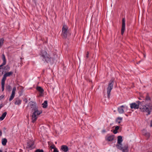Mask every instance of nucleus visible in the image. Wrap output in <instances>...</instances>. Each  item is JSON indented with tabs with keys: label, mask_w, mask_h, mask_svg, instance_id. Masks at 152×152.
Returning <instances> with one entry per match:
<instances>
[{
	"label": "nucleus",
	"mask_w": 152,
	"mask_h": 152,
	"mask_svg": "<svg viewBox=\"0 0 152 152\" xmlns=\"http://www.w3.org/2000/svg\"><path fill=\"white\" fill-rule=\"evenodd\" d=\"M136 102L137 104L134 102L130 104V108L132 109H136L139 108L141 111L147 113V115L150 114L152 108V105H151L150 104H148L144 105V101L141 102L137 101Z\"/></svg>",
	"instance_id": "1"
},
{
	"label": "nucleus",
	"mask_w": 152,
	"mask_h": 152,
	"mask_svg": "<svg viewBox=\"0 0 152 152\" xmlns=\"http://www.w3.org/2000/svg\"><path fill=\"white\" fill-rule=\"evenodd\" d=\"M30 107V109L33 112L31 115L32 122L34 123L37 120L38 116L42 113L41 110H38V107L36 102L30 101L28 104Z\"/></svg>",
	"instance_id": "2"
},
{
	"label": "nucleus",
	"mask_w": 152,
	"mask_h": 152,
	"mask_svg": "<svg viewBox=\"0 0 152 152\" xmlns=\"http://www.w3.org/2000/svg\"><path fill=\"white\" fill-rule=\"evenodd\" d=\"M39 56L40 58L45 63H50L53 61L54 59L46 51L44 50H41L39 51Z\"/></svg>",
	"instance_id": "3"
},
{
	"label": "nucleus",
	"mask_w": 152,
	"mask_h": 152,
	"mask_svg": "<svg viewBox=\"0 0 152 152\" xmlns=\"http://www.w3.org/2000/svg\"><path fill=\"white\" fill-rule=\"evenodd\" d=\"M114 80H115L114 78H112L110 80L108 83V87L107 88V94L108 98H110V92L113 87Z\"/></svg>",
	"instance_id": "4"
},
{
	"label": "nucleus",
	"mask_w": 152,
	"mask_h": 152,
	"mask_svg": "<svg viewBox=\"0 0 152 152\" xmlns=\"http://www.w3.org/2000/svg\"><path fill=\"white\" fill-rule=\"evenodd\" d=\"M68 27L66 25L63 26L62 29L61 36L63 39H66L68 34Z\"/></svg>",
	"instance_id": "5"
},
{
	"label": "nucleus",
	"mask_w": 152,
	"mask_h": 152,
	"mask_svg": "<svg viewBox=\"0 0 152 152\" xmlns=\"http://www.w3.org/2000/svg\"><path fill=\"white\" fill-rule=\"evenodd\" d=\"M117 148L122 151L123 152H128L129 151L128 146L127 144H125L122 146V144L119 146L118 145Z\"/></svg>",
	"instance_id": "6"
},
{
	"label": "nucleus",
	"mask_w": 152,
	"mask_h": 152,
	"mask_svg": "<svg viewBox=\"0 0 152 152\" xmlns=\"http://www.w3.org/2000/svg\"><path fill=\"white\" fill-rule=\"evenodd\" d=\"M34 142L32 140H29L27 143L26 148H28L30 150H32L34 148Z\"/></svg>",
	"instance_id": "7"
},
{
	"label": "nucleus",
	"mask_w": 152,
	"mask_h": 152,
	"mask_svg": "<svg viewBox=\"0 0 152 152\" xmlns=\"http://www.w3.org/2000/svg\"><path fill=\"white\" fill-rule=\"evenodd\" d=\"M13 72L12 71H10L9 72H7L5 73L3 75V77L1 80L5 82V80L6 79V78L7 77H9L10 76L12 75L13 74Z\"/></svg>",
	"instance_id": "8"
},
{
	"label": "nucleus",
	"mask_w": 152,
	"mask_h": 152,
	"mask_svg": "<svg viewBox=\"0 0 152 152\" xmlns=\"http://www.w3.org/2000/svg\"><path fill=\"white\" fill-rule=\"evenodd\" d=\"M125 19L123 18L122 20V26L121 30V34L123 35L125 29Z\"/></svg>",
	"instance_id": "9"
},
{
	"label": "nucleus",
	"mask_w": 152,
	"mask_h": 152,
	"mask_svg": "<svg viewBox=\"0 0 152 152\" xmlns=\"http://www.w3.org/2000/svg\"><path fill=\"white\" fill-rule=\"evenodd\" d=\"M16 90V88L15 87L13 88L12 89V93L11 96L9 99V101L12 100L14 98L15 96V91Z\"/></svg>",
	"instance_id": "10"
},
{
	"label": "nucleus",
	"mask_w": 152,
	"mask_h": 152,
	"mask_svg": "<svg viewBox=\"0 0 152 152\" xmlns=\"http://www.w3.org/2000/svg\"><path fill=\"white\" fill-rule=\"evenodd\" d=\"M115 135L113 134L110 135L107 134L106 137V139L108 141H113Z\"/></svg>",
	"instance_id": "11"
},
{
	"label": "nucleus",
	"mask_w": 152,
	"mask_h": 152,
	"mask_svg": "<svg viewBox=\"0 0 152 152\" xmlns=\"http://www.w3.org/2000/svg\"><path fill=\"white\" fill-rule=\"evenodd\" d=\"M123 141L122 137L121 136H118V137L117 142L116 145V147H117L118 145L119 146L121 145H122L121 143Z\"/></svg>",
	"instance_id": "12"
},
{
	"label": "nucleus",
	"mask_w": 152,
	"mask_h": 152,
	"mask_svg": "<svg viewBox=\"0 0 152 152\" xmlns=\"http://www.w3.org/2000/svg\"><path fill=\"white\" fill-rule=\"evenodd\" d=\"M2 58L3 60V62L1 65H0V70L1 69V67L5 65L6 63V61L4 55L3 53L2 55Z\"/></svg>",
	"instance_id": "13"
},
{
	"label": "nucleus",
	"mask_w": 152,
	"mask_h": 152,
	"mask_svg": "<svg viewBox=\"0 0 152 152\" xmlns=\"http://www.w3.org/2000/svg\"><path fill=\"white\" fill-rule=\"evenodd\" d=\"M21 102L22 100L20 99L17 98L15 99L14 104L15 105H17L19 106L21 104Z\"/></svg>",
	"instance_id": "14"
},
{
	"label": "nucleus",
	"mask_w": 152,
	"mask_h": 152,
	"mask_svg": "<svg viewBox=\"0 0 152 152\" xmlns=\"http://www.w3.org/2000/svg\"><path fill=\"white\" fill-rule=\"evenodd\" d=\"M124 105L120 106L118 108V110L120 114H122L124 113Z\"/></svg>",
	"instance_id": "15"
},
{
	"label": "nucleus",
	"mask_w": 152,
	"mask_h": 152,
	"mask_svg": "<svg viewBox=\"0 0 152 152\" xmlns=\"http://www.w3.org/2000/svg\"><path fill=\"white\" fill-rule=\"evenodd\" d=\"M61 149L64 152H66L68 150V148L66 145H62L61 146Z\"/></svg>",
	"instance_id": "16"
},
{
	"label": "nucleus",
	"mask_w": 152,
	"mask_h": 152,
	"mask_svg": "<svg viewBox=\"0 0 152 152\" xmlns=\"http://www.w3.org/2000/svg\"><path fill=\"white\" fill-rule=\"evenodd\" d=\"M36 89L41 94L43 93L44 92V90L41 87L37 86Z\"/></svg>",
	"instance_id": "17"
},
{
	"label": "nucleus",
	"mask_w": 152,
	"mask_h": 152,
	"mask_svg": "<svg viewBox=\"0 0 152 152\" xmlns=\"http://www.w3.org/2000/svg\"><path fill=\"white\" fill-rule=\"evenodd\" d=\"M7 114L6 112H4L2 115L0 117V120L2 121L5 118Z\"/></svg>",
	"instance_id": "18"
},
{
	"label": "nucleus",
	"mask_w": 152,
	"mask_h": 152,
	"mask_svg": "<svg viewBox=\"0 0 152 152\" xmlns=\"http://www.w3.org/2000/svg\"><path fill=\"white\" fill-rule=\"evenodd\" d=\"M7 142V140L6 138H3L2 139L1 143L3 145H6Z\"/></svg>",
	"instance_id": "19"
},
{
	"label": "nucleus",
	"mask_w": 152,
	"mask_h": 152,
	"mask_svg": "<svg viewBox=\"0 0 152 152\" xmlns=\"http://www.w3.org/2000/svg\"><path fill=\"white\" fill-rule=\"evenodd\" d=\"M42 107L43 108H47L48 106V101L47 100H45L44 102L42 104Z\"/></svg>",
	"instance_id": "20"
},
{
	"label": "nucleus",
	"mask_w": 152,
	"mask_h": 152,
	"mask_svg": "<svg viewBox=\"0 0 152 152\" xmlns=\"http://www.w3.org/2000/svg\"><path fill=\"white\" fill-rule=\"evenodd\" d=\"M122 118L121 117H118L117 118L116 120V121L118 124H120L121 123V121H122Z\"/></svg>",
	"instance_id": "21"
},
{
	"label": "nucleus",
	"mask_w": 152,
	"mask_h": 152,
	"mask_svg": "<svg viewBox=\"0 0 152 152\" xmlns=\"http://www.w3.org/2000/svg\"><path fill=\"white\" fill-rule=\"evenodd\" d=\"M5 84V81L1 80V89L2 91H3L4 90V87Z\"/></svg>",
	"instance_id": "22"
},
{
	"label": "nucleus",
	"mask_w": 152,
	"mask_h": 152,
	"mask_svg": "<svg viewBox=\"0 0 152 152\" xmlns=\"http://www.w3.org/2000/svg\"><path fill=\"white\" fill-rule=\"evenodd\" d=\"M6 89L9 91H11L12 87L9 85L7 86L6 87Z\"/></svg>",
	"instance_id": "23"
},
{
	"label": "nucleus",
	"mask_w": 152,
	"mask_h": 152,
	"mask_svg": "<svg viewBox=\"0 0 152 152\" xmlns=\"http://www.w3.org/2000/svg\"><path fill=\"white\" fill-rule=\"evenodd\" d=\"M144 135H145L146 137H148V138L150 136V133L148 132H145L144 133V134L143 133V134Z\"/></svg>",
	"instance_id": "24"
},
{
	"label": "nucleus",
	"mask_w": 152,
	"mask_h": 152,
	"mask_svg": "<svg viewBox=\"0 0 152 152\" xmlns=\"http://www.w3.org/2000/svg\"><path fill=\"white\" fill-rule=\"evenodd\" d=\"M6 67V70L8 71H9L10 69V67L8 65H7L6 66H4V67H2V69H4Z\"/></svg>",
	"instance_id": "25"
},
{
	"label": "nucleus",
	"mask_w": 152,
	"mask_h": 152,
	"mask_svg": "<svg viewBox=\"0 0 152 152\" xmlns=\"http://www.w3.org/2000/svg\"><path fill=\"white\" fill-rule=\"evenodd\" d=\"M145 100L146 101H148L150 100L151 99L150 97L148 95H147L145 97Z\"/></svg>",
	"instance_id": "26"
},
{
	"label": "nucleus",
	"mask_w": 152,
	"mask_h": 152,
	"mask_svg": "<svg viewBox=\"0 0 152 152\" xmlns=\"http://www.w3.org/2000/svg\"><path fill=\"white\" fill-rule=\"evenodd\" d=\"M4 39H0V47L2 45L3 43Z\"/></svg>",
	"instance_id": "27"
},
{
	"label": "nucleus",
	"mask_w": 152,
	"mask_h": 152,
	"mask_svg": "<svg viewBox=\"0 0 152 152\" xmlns=\"http://www.w3.org/2000/svg\"><path fill=\"white\" fill-rule=\"evenodd\" d=\"M124 109L126 110V111H127L128 110V107L127 106L125 105H124Z\"/></svg>",
	"instance_id": "28"
},
{
	"label": "nucleus",
	"mask_w": 152,
	"mask_h": 152,
	"mask_svg": "<svg viewBox=\"0 0 152 152\" xmlns=\"http://www.w3.org/2000/svg\"><path fill=\"white\" fill-rule=\"evenodd\" d=\"M35 151L36 152H44L43 150L42 149H37Z\"/></svg>",
	"instance_id": "29"
},
{
	"label": "nucleus",
	"mask_w": 152,
	"mask_h": 152,
	"mask_svg": "<svg viewBox=\"0 0 152 152\" xmlns=\"http://www.w3.org/2000/svg\"><path fill=\"white\" fill-rule=\"evenodd\" d=\"M50 148L52 149H54L56 148V147L55 145L54 144H53L50 146Z\"/></svg>",
	"instance_id": "30"
},
{
	"label": "nucleus",
	"mask_w": 152,
	"mask_h": 152,
	"mask_svg": "<svg viewBox=\"0 0 152 152\" xmlns=\"http://www.w3.org/2000/svg\"><path fill=\"white\" fill-rule=\"evenodd\" d=\"M53 152H58V149L56 148H54V149Z\"/></svg>",
	"instance_id": "31"
},
{
	"label": "nucleus",
	"mask_w": 152,
	"mask_h": 152,
	"mask_svg": "<svg viewBox=\"0 0 152 152\" xmlns=\"http://www.w3.org/2000/svg\"><path fill=\"white\" fill-rule=\"evenodd\" d=\"M23 90H21L20 92L19 93V95L20 96L22 95L23 92Z\"/></svg>",
	"instance_id": "32"
},
{
	"label": "nucleus",
	"mask_w": 152,
	"mask_h": 152,
	"mask_svg": "<svg viewBox=\"0 0 152 152\" xmlns=\"http://www.w3.org/2000/svg\"><path fill=\"white\" fill-rule=\"evenodd\" d=\"M89 53L88 52H87L86 53V57L87 58H88V55H89Z\"/></svg>",
	"instance_id": "33"
},
{
	"label": "nucleus",
	"mask_w": 152,
	"mask_h": 152,
	"mask_svg": "<svg viewBox=\"0 0 152 152\" xmlns=\"http://www.w3.org/2000/svg\"><path fill=\"white\" fill-rule=\"evenodd\" d=\"M119 128V126H117L115 127V130H118Z\"/></svg>",
	"instance_id": "34"
},
{
	"label": "nucleus",
	"mask_w": 152,
	"mask_h": 152,
	"mask_svg": "<svg viewBox=\"0 0 152 152\" xmlns=\"http://www.w3.org/2000/svg\"><path fill=\"white\" fill-rule=\"evenodd\" d=\"M37 0H32V2L34 3V4L36 5L37 3Z\"/></svg>",
	"instance_id": "35"
},
{
	"label": "nucleus",
	"mask_w": 152,
	"mask_h": 152,
	"mask_svg": "<svg viewBox=\"0 0 152 152\" xmlns=\"http://www.w3.org/2000/svg\"><path fill=\"white\" fill-rule=\"evenodd\" d=\"M117 133H118L117 130H115V129L114 130V131H113V133L114 134H116Z\"/></svg>",
	"instance_id": "36"
},
{
	"label": "nucleus",
	"mask_w": 152,
	"mask_h": 152,
	"mask_svg": "<svg viewBox=\"0 0 152 152\" xmlns=\"http://www.w3.org/2000/svg\"><path fill=\"white\" fill-rule=\"evenodd\" d=\"M4 96V95H2L1 96H0V100L2 98H3Z\"/></svg>",
	"instance_id": "37"
},
{
	"label": "nucleus",
	"mask_w": 152,
	"mask_h": 152,
	"mask_svg": "<svg viewBox=\"0 0 152 152\" xmlns=\"http://www.w3.org/2000/svg\"><path fill=\"white\" fill-rule=\"evenodd\" d=\"M2 135V132L1 130L0 129V137Z\"/></svg>",
	"instance_id": "38"
},
{
	"label": "nucleus",
	"mask_w": 152,
	"mask_h": 152,
	"mask_svg": "<svg viewBox=\"0 0 152 152\" xmlns=\"http://www.w3.org/2000/svg\"><path fill=\"white\" fill-rule=\"evenodd\" d=\"M150 126L151 127H152V120L151 121L150 124Z\"/></svg>",
	"instance_id": "39"
},
{
	"label": "nucleus",
	"mask_w": 152,
	"mask_h": 152,
	"mask_svg": "<svg viewBox=\"0 0 152 152\" xmlns=\"http://www.w3.org/2000/svg\"><path fill=\"white\" fill-rule=\"evenodd\" d=\"M102 132L104 133L106 132V130L104 129L102 131Z\"/></svg>",
	"instance_id": "40"
},
{
	"label": "nucleus",
	"mask_w": 152,
	"mask_h": 152,
	"mask_svg": "<svg viewBox=\"0 0 152 152\" xmlns=\"http://www.w3.org/2000/svg\"><path fill=\"white\" fill-rule=\"evenodd\" d=\"M2 107V104H1L0 105V109L1 108V107Z\"/></svg>",
	"instance_id": "41"
},
{
	"label": "nucleus",
	"mask_w": 152,
	"mask_h": 152,
	"mask_svg": "<svg viewBox=\"0 0 152 152\" xmlns=\"http://www.w3.org/2000/svg\"><path fill=\"white\" fill-rule=\"evenodd\" d=\"M25 100H25V101H26V102H27V99H25Z\"/></svg>",
	"instance_id": "42"
},
{
	"label": "nucleus",
	"mask_w": 152,
	"mask_h": 152,
	"mask_svg": "<svg viewBox=\"0 0 152 152\" xmlns=\"http://www.w3.org/2000/svg\"><path fill=\"white\" fill-rule=\"evenodd\" d=\"M25 100H25V101H26V102H27V99H25Z\"/></svg>",
	"instance_id": "43"
},
{
	"label": "nucleus",
	"mask_w": 152,
	"mask_h": 152,
	"mask_svg": "<svg viewBox=\"0 0 152 152\" xmlns=\"http://www.w3.org/2000/svg\"><path fill=\"white\" fill-rule=\"evenodd\" d=\"M144 57H145V56H146L145 55V54H144Z\"/></svg>",
	"instance_id": "44"
},
{
	"label": "nucleus",
	"mask_w": 152,
	"mask_h": 152,
	"mask_svg": "<svg viewBox=\"0 0 152 152\" xmlns=\"http://www.w3.org/2000/svg\"><path fill=\"white\" fill-rule=\"evenodd\" d=\"M0 152H2V151L1 150H0Z\"/></svg>",
	"instance_id": "45"
},
{
	"label": "nucleus",
	"mask_w": 152,
	"mask_h": 152,
	"mask_svg": "<svg viewBox=\"0 0 152 152\" xmlns=\"http://www.w3.org/2000/svg\"><path fill=\"white\" fill-rule=\"evenodd\" d=\"M126 115V116H128L126 114H125Z\"/></svg>",
	"instance_id": "46"
},
{
	"label": "nucleus",
	"mask_w": 152,
	"mask_h": 152,
	"mask_svg": "<svg viewBox=\"0 0 152 152\" xmlns=\"http://www.w3.org/2000/svg\"><path fill=\"white\" fill-rule=\"evenodd\" d=\"M55 143H56H56H57V142H55Z\"/></svg>",
	"instance_id": "47"
}]
</instances>
